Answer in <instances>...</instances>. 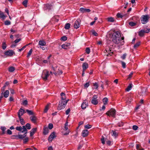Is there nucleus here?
<instances>
[{"instance_id":"8fccbe9b","label":"nucleus","mask_w":150,"mask_h":150,"mask_svg":"<svg viewBox=\"0 0 150 150\" xmlns=\"http://www.w3.org/2000/svg\"><path fill=\"white\" fill-rule=\"evenodd\" d=\"M7 134L8 135H11L12 134V132L10 129H8L7 130Z\"/></svg>"},{"instance_id":"5fc2aeb1","label":"nucleus","mask_w":150,"mask_h":150,"mask_svg":"<svg viewBox=\"0 0 150 150\" xmlns=\"http://www.w3.org/2000/svg\"><path fill=\"white\" fill-rule=\"evenodd\" d=\"M92 34L94 35V36H97L98 35V33L94 30H93L92 31Z\"/></svg>"},{"instance_id":"680f3d73","label":"nucleus","mask_w":150,"mask_h":150,"mask_svg":"<svg viewBox=\"0 0 150 150\" xmlns=\"http://www.w3.org/2000/svg\"><path fill=\"white\" fill-rule=\"evenodd\" d=\"M18 139H23V138H24L23 135L19 134V133H18Z\"/></svg>"},{"instance_id":"ea45409f","label":"nucleus","mask_w":150,"mask_h":150,"mask_svg":"<svg viewBox=\"0 0 150 150\" xmlns=\"http://www.w3.org/2000/svg\"><path fill=\"white\" fill-rule=\"evenodd\" d=\"M22 128V129H23V130L21 131V132L23 133V132H25L28 131L25 126H24V125L23 126Z\"/></svg>"},{"instance_id":"58836bf2","label":"nucleus","mask_w":150,"mask_h":150,"mask_svg":"<svg viewBox=\"0 0 150 150\" xmlns=\"http://www.w3.org/2000/svg\"><path fill=\"white\" fill-rule=\"evenodd\" d=\"M19 119L20 123L22 125H24L25 124V122L23 118L22 119L21 117V118H19Z\"/></svg>"},{"instance_id":"cd10ccee","label":"nucleus","mask_w":150,"mask_h":150,"mask_svg":"<svg viewBox=\"0 0 150 150\" xmlns=\"http://www.w3.org/2000/svg\"><path fill=\"white\" fill-rule=\"evenodd\" d=\"M15 68L13 67H10L8 68V71L10 72H13L15 70Z\"/></svg>"},{"instance_id":"69168bd1","label":"nucleus","mask_w":150,"mask_h":150,"mask_svg":"<svg viewBox=\"0 0 150 150\" xmlns=\"http://www.w3.org/2000/svg\"><path fill=\"white\" fill-rule=\"evenodd\" d=\"M23 105H27L28 104V101L27 100H24L23 102Z\"/></svg>"},{"instance_id":"0eeeda50","label":"nucleus","mask_w":150,"mask_h":150,"mask_svg":"<svg viewBox=\"0 0 150 150\" xmlns=\"http://www.w3.org/2000/svg\"><path fill=\"white\" fill-rule=\"evenodd\" d=\"M55 134V132H53L49 136L48 138V140L50 142H51L53 139L56 137Z\"/></svg>"},{"instance_id":"e2e57ef3","label":"nucleus","mask_w":150,"mask_h":150,"mask_svg":"<svg viewBox=\"0 0 150 150\" xmlns=\"http://www.w3.org/2000/svg\"><path fill=\"white\" fill-rule=\"evenodd\" d=\"M101 141L102 143L103 144H104L105 143L104 138L103 136H102V138L101 139Z\"/></svg>"},{"instance_id":"4d7b16f0","label":"nucleus","mask_w":150,"mask_h":150,"mask_svg":"<svg viewBox=\"0 0 150 150\" xmlns=\"http://www.w3.org/2000/svg\"><path fill=\"white\" fill-rule=\"evenodd\" d=\"M127 56V54L126 53H125L123 54V55L121 56V58L123 60L125 59L126 57Z\"/></svg>"},{"instance_id":"2f4dec72","label":"nucleus","mask_w":150,"mask_h":150,"mask_svg":"<svg viewBox=\"0 0 150 150\" xmlns=\"http://www.w3.org/2000/svg\"><path fill=\"white\" fill-rule=\"evenodd\" d=\"M33 52V50L32 49H31L28 52V54L27 56V57L28 58H29L30 56L31 55L32 52Z\"/></svg>"},{"instance_id":"1a4fd4ad","label":"nucleus","mask_w":150,"mask_h":150,"mask_svg":"<svg viewBox=\"0 0 150 150\" xmlns=\"http://www.w3.org/2000/svg\"><path fill=\"white\" fill-rule=\"evenodd\" d=\"M52 7V6L50 4H46L44 5L43 9L44 10H51Z\"/></svg>"},{"instance_id":"393cba45","label":"nucleus","mask_w":150,"mask_h":150,"mask_svg":"<svg viewBox=\"0 0 150 150\" xmlns=\"http://www.w3.org/2000/svg\"><path fill=\"white\" fill-rule=\"evenodd\" d=\"M26 111L28 113V114L29 115H34V112L31 110H26Z\"/></svg>"},{"instance_id":"09e8293b","label":"nucleus","mask_w":150,"mask_h":150,"mask_svg":"<svg viewBox=\"0 0 150 150\" xmlns=\"http://www.w3.org/2000/svg\"><path fill=\"white\" fill-rule=\"evenodd\" d=\"M53 127V125L52 123H50L48 125V128L49 129H52Z\"/></svg>"},{"instance_id":"e433bc0d","label":"nucleus","mask_w":150,"mask_h":150,"mask_svg":"<svg viewBox=\"0 0 150 150\" xmlns=\"http://www.w3.org/2000/svg\"><path fill=\"white\" fill-rule=\"evenodd\" d=\"M28 2V0H25L23 2L22 4L25 7H26Z\"/></svg>"},{"instance_id":"37998d69","label":"nucleus","mask_w":150,"mask_h":150,"mask_svg":"<svg viewBox=\"0 0 150 150\" xmlns=\"http://www.w3.org/2000/svg\"><path fill=\"white\" fill-rule=\"evenodd\" d=\"M11 23L10 21L8 20H6L4 22L5 25H10Z\"/></svg>"},{"instance_id":"423d86ee","label":"nucleus","mask_w":150,"mask_h":150,"mask_svg":"<svg viewBox=\"0 0 150 150\" xmlns=\"http://www.w3.org/2000/svg\"><path fill=\"white\" fill-rule=\"evenodd\" d=\"M81 22L80 19L78 18L75 22L74 24V28L76 29L80 27Z\"/></svg>"},{"instance_id":"7c9ffc66","label":"nucleus","mask_w":150,"mask_h":150,"mask_svg":"<svg viewBox=\"0 0 150 150\" xmlns=\"http://www.w3.org/2000/svg\"><path fill=\"white\" fill-rule=\"evenodd\" d=\"M111 133H112V135L113 136L116 137L117 136V134L115 131L112 130Z\"/></svg>"},{"instance_id":"72a5a7b5","label":"nucleus","mask_w":150,"mask_h":150,"mask_svg":"<svg viewBox=\"0 0 150 150\" xmlns=\"http://www.w3.org/2000/svg\"><path fill=\"white\" fill-rule=\"evenodd\" d=\"M140 44V42L139 41L137 42L134 45V48H136L139 47Z\"/></svg>"},{"instance_id":"ddd939ff","label":"nucleus","mask_w":150,"mask_h":150,"mask_svg":"<svg viewBox=\"0 0 150 150\" xmlns=\"http://www.w3.org/2000/svg\"><path fill=\"white\" fill-rule=\"evenodd\" d=\"M31 121L33 123H35L36 122L37 120V117L34 115L31 116L30 117Z\"/></svg>"},{"instance_id":"f3484780","label":"nucleus","mask_w":150,"mask_h":150,"mask_svg":"<svg viewBox=\"0 0 150 150\" xmlns=\"http://www.w3.org/2000/svg\"><path fill=\"white\" fill-rule=\"evenodd\" d=\"M88 131L87 130H84L82 131V135L83 137H85L88 135Z\"/></svg>"},{"instance_id":"338daca9","label":"nucleus","mask_w":150,"mask_h":150,"mask_svg":"<svg viewBox=\"0 0 150 150\" xmlns=\"http://www.w3.org/2000/svg\"><path fill=\"white\" fill-rule=\"evenodd\" d=\"M70 111V108H69L66 111V114L67 115L69 114Z\"/></svg>"},{"instance_id":"20e7f679","label":"nucleus","mask_w":150,"mask_h":150,"mask_svg":"<svg viewBox=\"0 0 150 150\" xmlns=\"http://www.w3.org/2000/svg\"><path fill=\"white\" fill-rule=\"evenodd\" d=\"M116 113V110L113 108H111L110 110L108 111L106 113V114L109 116H112L114 118L115 117Z\"/></svg>"},{"instance_id":"a878e982","label":"nucleus","mask_w":150,"mask_h":150,"mask_svg":"<svg viewBox=\"0 0 150 150\" xmlns=\"http://www.w3.org/2000/svg\"><path fill=\"white\" fill-rule=\"evenodd\" d=\"M108 100L107 98H105L103 100V102L104 105L107 104L108 103Z\"/></svg>"},{"instance_id":"a18cd8bd","label":"nucleus","mask_w":150,"mask_h":150,"mask_svg":"<svg viewBox=\"0 0 150 150\" xmlns=\"http://www.w3.org/2000/svg\"><path fill=\"white\" fill-rule=\"evenodd\" d=\"M136 149L137 150H144L143 148H141V149L139 148V144H137Z\"/></svg>"},{"instance_id":"79ce46f5","label":"nucleus","mask_w":150,"mask_h":150,"mask_svg":"<svg viewBox=\"0 0 150 150\" xmlns=\"http://www.w3.org/2000/svg\"><path fill=\"white\" fill-rule=\"evenodd\" d=\"M16 129L18 131H22V128L21 126L17 127L16 128Z\"/></svg>"},{"instance_id":"7ed1b4c3","label":"nucleus","mask_w":150,"mask_h":150,"mask_svg":"<svg viewBox=\"0 0 150 150\" xmlns=\"http://www.w3.org/2000/svg\"><path fill=\"white\" fill-rule=\"evenodd\" d=\"M149 16L148 15H142L140 18L142 23L143 24H146L149 22Z\"/></svg>"},{"instance_id":"a211bd4d","label":"nucleus","mask_w":150,"mask_h":150,"mask_svg":"<svg viewBox=\"0 0 150 150\" xmlns=\"http://www.w3.org/2000/svg\"><path fill=\"white\" fill-rule=\"evenodd\" d=\"M49 130L48 128L47 127H44L43 128V134L45 135H46L49 133Z\"/></svg>"},{"instance_id":"a19ab883","label":"nucleus","mask_w":150,"mask_h":150,"mask_svg":"<svg viewBox=\"0 0 150 150\" xmlns=\"http://www.w3.org/2000/svg\"><path fill=\"white\" fill-rule=\"evenodd\" d=\"M25 126L27 129H30L31 127L30 124L28 123Z\"/></svg>"},{"instance_id":"6ab92c4d","label":"nucleus","mask_w":150,"mask_h":150,"mask_svg":"<svg viewBox=\"0 0 150 150\" xmlns=\"http://www.w3.org/2000/svg\"><path fill=\"white\" fill-rule=\"evenodd\" d=\"M37 130V128L32 129L30 131V136H32L36 131Z\"/></svg>"},{"instance_id":"6e6d98bb","label":"nucleus","mask_w":150,"mask_h":150,"mask_svg":"<svg viewBox=\"0 0 150 150\" xmlns=\"http://www.w3.org/2000/svg\"><path fill=\"white\" fill-rule=\"evenodd\" d=\"M138 128V127L137 125H134L132 127V129L135 130H137Z\"/></svg>"},{"instance_id":"9b49d317","label":"nucleus","mask_w":150,"mask_h":150,"mask_svg":"<svg viewBox=\"0 0 150 150\" xmlns=\"http://www.w3.org/2000/svg\"><path fill=\"white\" fill-rule=\"evenodd\" d=\"M14 52L12 50H10L6 51L4 54L6 55L11 56H12Z\"/></svg>"},{"instance_id":"c85d7f7f","label":"nucleus","mask_w":150,"mask_h":150,"mask_svg":"<svg viewBox=\"0 0 150 150\" xmlns=\"http://www.w3.org/2000/svg\"><path fill=\"white\" fill-rule=\"evenodd\" d=\"M18 135H13L11 136V138L12 139H18Z\"/></svg>"},{"instance_id":"9d476101","label":"nucleus","mask_w":150,"mask_h":150,"mask_svg":"<svg viewBox=\"0 0 150 150\" xmlns=\"http://www.w3.org/2000/svg\"><path fill=\"white\" fill-rule=\"evenodd\" d=\"M1 95H3L4 97L5 98H7L9 95V92L8 90H6L5 91H1Z\"/></svg>"},{"instance_id":"5701e85b","label":"nucleus","mask_w":150,"mask_h":150,"mask_svg":"<svg viewBox=\"0 0 150 150\" xmlns=\"http://www.w3.org/2000/svg\"><path fill=\"white\" fill-rule=\"evenodd\" d=\"M88 67V64L86 63H83L82 65V68L83 70H85Z\"/></svg>"},{"instance_id":"4be33fe9","label":"nucleus","mask_w":150,"mask_h":150,"mask_svg":"<svg viewBox=\"0 0 150 150\" xmlns=\"http://www.w3.org/2000/svg\"><path fill=\"white\" fill-rule=\"evenodd\" d=\"M144 30H141L138 33L140 37H142L144 35Z\"/></svg>"},{"instance_id":"39448f33","label":"nucleus","mask_w":150,"mask_h":150,"mask_svg":"<svg viewBox=\"0 0 150 150\" xmlns=\"http://www.w3.org/2000/svg\"><path fill=\"white\" fill-rule=\"evenodd\" d=\"M49 75L48 71H44L42 73V77L44 80H47V77Z\"/></svg>"},{"instance_id":"f257e3e1","label":"nucleus","mask_w":150,"mask_h":150,"mask_svg":"<svg viewBox=\"0 0 150 150\" xmlns=\"http://www.w3.org/2000/svg\"><path fill=\"white\" fill-rule=\"evenodd\" d=\"M111 38L114 43L120 46L123 45L124 43V37H121V34L119 32L113 33L112 35Z\"/></svg>"},{"instance_id":"bf43d9fd","label":"nucleus","mask_w":150,"mask_h":150,"mask_svg":"<svg viewBox=\"0 0 150 150\" xmlns=\"http://www.w3.org/2000/svg\"><path fill=\"white\" fill-rule=\"evenodd\" d=\"M28 138L27 137H26L25 138L23 139V143H26L27 142H28Z\"/></svg>"},{"instance_id":"864d4df0","label":"nucleus","mask_w":150,"mask_h":150,"mask_svg":"<svg viewBox=\"0 0 150 150\" xmlns=\"http://www.w3.org/2000/svg\"><path fill=\"white\" fill-rule=\"evenodd\" d=\"M68 122H67L65 124L64 128L66 130H67L68 129Z\"/></svg>"},{"instance_id":"052dcab7","label":"nucleus","mask_w":150,"mask_h":150,"mask_svg":"<svg viewBox=\"0 0 150 150\" xmlns=\"http://www.w3.org/2000/svg\"><path fill=\"white\" fill-rule=\"evenodd\" d=\"M89 82H87L84 85V87L85 88H88L89 86Z\"/></svg>"},{"instance_id":"2eb2a0df","label":"nucleus","mask_w":150,"mask_h":150,"mask_svg":"<svg viewBox=\"0 0 150 150\" xmlns=\"http://www.w3.org/2000/svg\"><path fill=\"white\" fill-rule=\"evenodd\" d=\"M23 109L21 108H20L18 111V115L19 118H20L21 117V116L23 114Z\"/></svg>"},{"instance_id":"f704fd0d","label":"nucleus","mask_w":150,"mask_h":150,"mask_svg":"<svg viewBox=\"0 0 150 150\" xmlns=\"http://www.w3.org/2000/svg\"><path fill=\"white\" fill-rule=\"evenodd\" d=\"M0 17L4 19L5 18V16L4 15L3 13L0 10Z\"/></svg>"},{"instance_id":"bb28decb","label":"nucleus","mask_w":150,"mask_h":150,"mask_svg":"<svg viewBox=\"0 0 150 150\" xmlns=\"http://www.w3.org/2000/svg\"><path fill=\"white\" fill-rule=\"evenodd\" d=\"M132 83L129 84V85L128 86L127 88L126 89V91H130L132 88Z\"/></svg>"},{"instance_id":"f03ea898","label":"nucleus","mask_w":150,"mask_h":150,"mask_svg":"<svg viewBox=\"0 0 150 150\" xmlns=\"http://www.w3.org/2000/svg\"><path fill=\"white\" fill-rule=\"evenodd\" d=\"M60 95L61 96V100L59 102L57 108V110H61L64 109L65 108L68 101V100H66V95L64 93H61L60 94Z\"/></svg>"},{"instance_id":"412c9836","label":"nucleus","mask_w":150,"mask_h":150,"mask_svg":"<svg viewBox=\"0 0 150 150\" xmlns=\"http://www.w3.org/2000/svg\"><path fill=\"white\" fill-rule=\"evenodd\" d=\"M39 45L42 46H45L46 45V43L43 40H40L39 42Z\"/></svg>"},{"instance_id":"aec40b11","label":"nucleus","mask_w":150,"mask_h":150,"mask_svg":"<svg viewBox=\"0 0 150 150\" xmlns=\"http://www.w3.org/2000/svg\"><path fill=\"white\" fill-rule=\"evenodd\" d=\"M0 129L2 131V134H4L6 133V128L4 126H1Z\"/></svg>"},{"instance_id":"dca6fc26","label":"nucleus","mask_w":150,"mask_h":150,"mask_svg":"<svg viewBox=\"0 0 150 150\" xmlns=\"http://www.w3.org/2000/svg\"><path fill=\"white\" fill-rule=\"evenodd\" d=\"M70 45V43H67L61 45L62 48L65 49H67L68 48L69 46Z\"/></svg>"},{"instance_id":"c9c22d12","label":"nucleus","mask_w":150,"mask_h":150,"mask_svg":"<svg viewBox=\"0 0 150 150\" xmlns=\"http://www.w3.org/2000/svg\"><path fill=\"white\" fill-rule=\"evenodd\" d=\"M49 104H48L45 107L44 110V112L45 113H46L47 112L48 110L49 109Z\"/></svg>"},{"instance_id":"0e129e2a","label":"nucleus","mask_w":150,"mask_h":150,"mask_svg":"<svg viewBox=\"0 0 150 150\" xmlns=\"http://www.w3.org/2000/svg\"><path fill=\"white\" fill-rule=\"evenodd\" d=\"M144 33H148L150 32V28H148L146 29H144Z\"/></svg>"},{"instance_id":"13d9d810","label":"nucleus","mask_w":150,"mask_h":150,"mask_svg":"<svg viewBox=\"0 0 150 150\" xmlns=\"http://www.w3.org/2000/svg\"><path fill=\"white\" fill-rule=\"evenodd\" d=\"M86 51L87 54H89L90 52V49L89 47L86 48Z\"/></svg>"},{"instance_id":"3c124183","label":"nucleus","mask_w":150,"mask_h":150,"mask_svg":"<svg viewBox=\"0 0 150 150\" xmlns=\"http://www.w3.org/2000/svg\"><path fill=\"white\" fill-rule=\"evenodd\" d=\"M117 16L118 18H122L123 17V16L120 13H118L117 14Z\"/></svg>"},{"instance_id":"603ef678","label":"nucleus","mask_w":150,"mask_h":150,"mask_svg":"<svg viewBox=\"0 0 150 150\" xmlns=\"http://www.w3.org/2000/svg\"><path fill=\"white\" fill-rule=\"evenodd\" d=\"M121 62L122 64V67H123V68H125L126 67L125 63L123 61H121Z\"/></svg>"},{"instance_id":"49530a36","label":"nucleus","mask_w":150,"mask_h":150,"mask_svg":"<svg viewBox=\"0 0 150 150\" xmlns=\"http://www.w3.org/2000/svg\"><path fill=\"white\" fill-rule=\"evenodd\" d=\"M61 40H62L65 41L67 40V37L66 36H63L61 38Z\"/></svg>"},{"instance_id":"4c0bfd02","label":"nucleus","mask_w":150,"mask_h":150,"mask_svg":"<svg viewBox=\"0 0 150 150\" xmlns=\"http://www.w3.org/2000/svg\"><path fill=\"white\" fill-rule=\"evenodd\" d=\"M6 47V42H3L2 44V48L3 50H5Z\"/></svg>"},{"instance_id":"b1692460","label":"nucleus","mask_w":150,"mask_h":150,"mask_svg":"<svg viewBox=\"0 0 150 150\" xmlns=\"http://www.w3.org/2000/svg\"><path fill=\"white\" fill-rule=\"evenodd\" d=\"M107 20L108 22H113L115 21L114 18L112 17L108 18Z\"/></svg>"},{"instance_id":"c756f323","label":"nucleus","mask_w":150,"mask_h":150,"mask_svg":"<svg viewBox=\"0 0 150 150\" xmlns=\"http://www.w3.org/2000/svg\"><path fill=\"white\" fill-rule=\"evenodd\" d=\"M105 51H106V52H107V53H108L107 54V56H108L110 55L111 56V54H110L111 53L112 54V52L111 51V50L109 49V50H105Z\"/></svg>"},{"instance_id":"de8ad7c7","label":"nucleus","mask_w":150,"mask_h":150,"mask_svg":"<svg viewBox=\"0 0 150 150\" xmlns=\"http://www.w3.org/2000/svg\"><path fill=\"white\" fill-rule=\"evenodd\" d=\"M91 127L92 126L91 125L88 124L85 125L84 126V127L85 128L89 129L91 128Z\"/></svg>"},{"instance_id":"c03bdc74","label":"nucleus","mask_w":150,"mask_h":150,"mask_svg":"<svg viewBox=\"0 0 150 150\" xmlns=\"http://www.w3.org/2000/svg\"><path fill=\"white\" fill-rule=\"evenodd\" d=\"M129 25L131 26H134L136 25V23L133 22H129Z\"/></svg>"},{"instance_id":"f8f14e48","label":"nucleus","mask_w":150,"mask_h":150,"mask_svg":"<svg viewBox=\"0 0 150 150\" xmlns=\"http://www.w3.org/2000/svg\"><path fill=\"white\" fill-rule=\"evenodd\" d=\"M88 106V102H87V100H85L81 104V108L83 109H85Z\"/></svg>"},{"instance_id":"473e14b6","label":"nucleus","mask_w":150,"mask_h":150,"mask_svg":"<svg viewBox=\"0 0 150 150\" xmlns=\"http://www.w3.org/2000/svg\"><path fill=\"white\" fill-rule=\"evenodd\" d=\"M70 24L69 23H66L65 26L64 28L66 29H69L70 28Z\"/></svg>"},{"instance_id":"774afa93","label":"nucleus","mask_w":150,"mask_h":150,"mask_svg":"<svg viewBox=\"0 0 150 150\" xmlns=\"http://www.w3.org/2000/svg\"><path fill=\"white\" fill-rule=\"evenodd\" d=\"M124 124L123 122H119L118 123V126L120 127L122 126Z\"/></svg>"},{"instance_id":"6e6552de","label":"nucleus","mask_w":150,"mask_h":150,"mask_svg":"<svg viewBox=\"0 0 150 150\" xmlns=\"http://www.w3.org/2000/svg\"><path fill=\"white\" fill-rule=\"evenodd\" d=\"M98 96L96 95H94L93 98L92 99L91 101L92 103L94 105H96L98 103V102L97 100Z\"/></svg>"},{"instance_id":"4468645a","label":"nucleus","mask_w":150,"mask_h":150,"mask_svg":"<svg viewBox=\"0 0 150 150\" xmlns=\"http://www.w3.org/2000/svg\"><path fill=\"white\" fill-rule=\"evenodd\" d=\"M79 11L82 13H84L85 12H89L91 11V10L90 9H86L83 8H81L80 9Z\"/></svg>"}]
</instances>
